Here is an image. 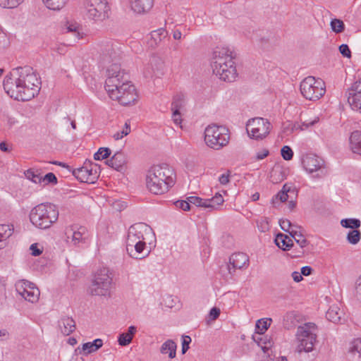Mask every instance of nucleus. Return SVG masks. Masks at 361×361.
<instances>
[{
    "label": "nucleus",
    "mask_w": 361,
    "mask_h": 361,
    "mask_svg": "<svg viewBox=\"0 0 361 361\" xmlns=\"http://www.w3.org/2000/svg\"><path fill=\"white\" fill-rule=\"evenodd\" d=\"M40 81L32 68L25 66L14 70L4 81V88L11 97L18 101H29L37 95Z\"/></svg>",
    "instance_id": "nucleus-1"
},
{
    "label": "nucleus",
    "mask_w": 361,
    "mask_h": 361,
    "mask_svg": "<svg viewBox=\"0 0 361 361\" xmlns=\"http://www.w3.org/2000/svg\"><path fill=\"white\" fill-rule=\"evenodd\" d=\"M105 90L111 99L118 101L123 106L134 104L137 100L135 86L128 81L124 71L116 64L108 68Z\"/></svg>",
    "instance_id": "nucleus-2"
},
{
    "label": "nucleus",
    "mask_w": 361,
    "mask_h": 361,
    "mask_svg": "<svg viewBox=\"0 0 361 361\" xmlns=\"http://www.w3.org/2000/svg\"><path fill=\"white\" fill-rule=\"evenodd\" d=\"M235 54L228 47H216L211 59V66L214 74L225 82H233L238 77Z\"/></svg>",
    "instance_id": "nucleus-3"
},
{
    "label": "nucleus",
    "mask_w": 361,
    "mask_h": 361,
    "mask_svg": "<svg viewBox=\"0 0 361 361\" xmlns=\"http://www.w3.org/2000/svg\"><path fill=\"white\" fill-rule=\"evenodd\" d=\"M176 173L168 164H162L152 166L146 176V186L154 195L167 192L175 184Z\"/></svg>",
    "instance_id": "nucleus-4"
},
{
    "label": "nucleus",
    "mask_w": 361,
    "mask_h": 361,
    "mask_svg": "<svg viewBox=\"0 0 361 361\" xmlns=\"http://www.w3.org/2000/svg\"><path fill=\"white\" fill-rule=\"evenodd\" d=\"M29 218L36 228L47 229L57 221L59 211L53 204L41 203L30 210Z\"/></svg>",
    "instance_id": "nucleus-5"
},
{
    "label": "nucleus",
    "mask_w": 361,
    "mask_h": 361,
    "mask_svg": "<svg viewBox=\"0 0 361 361\" xmlns=\"http://www.w3.org/2000/svg\"><path fill=\"white\" fill-rule=\"evenodd\" d=\"M113 272L108 267L98 269L93 274L89 291L92 295L109 296L113 286Z\"/></svg>",
    "instance_id": "nucleus-6"
},
{
    "label": "nucleus",
    "mask_w": 361,
    "mask_h": 361,
    "mask_svg": "<svg viewBox=\"0 0 361 361\" xmlns=\"http://www.w3.org/2000/svg\"><path fill=\"white\" fill-rule=\"evenodd\" d=\"M317 327L312 322L305 323L298 327L296 338L298 344L296 350L299 353H310L313 350L317 342Z\"/></svg>",
    "instance_id": "nucleus-7"
},
{
    "label": "nucleus",
    "mask_w": 361,
    "mask_h": 361,
    "mask_svg": "<svg viewBox=\"0 0 361 361\" xmlns=\"http://www.w3.org/2000/svg\"><path fill=\"white\" fill-rule=\"evenodd\" d=\"M230 140L228 130L217 125H209L204 130V142L206 145L215 150L226 146Z\"/></svg>",
    "instance_id": "nucleus-8"
},
{
    "label": "nucleus",
    "mask_w": 361,
    "mask_h": 361,
    "mask_svg": "<svg viewBox=\"0 0 361 361\" xmlns=\"http://www.w3.org/2000/svg\"><path fill=\"white\" fill-rule=\"evenodd\" d=\"M300 90L306 99L317 101L324 95L326 85L322 79L307 76L301 81Z\"/></svg>",
    "instance_id": "nucleus-9"
},
{
    "label": "nucleus",
    "mask_w": 361,
    "mask_h": 361,
    "mask_svg": "<svg viewBox=\"0 0 361 361\" xmlns=\"http://www.w3.org/2000/svg\"><path fill=\"white\" fill-rule=\"evenodd\" d=\"M110 7L107 0H84L85 17L94 22H102L109 18Z\"/></svg>",
    "instance_id": "nucleus-10"
},
{
    "label": "nucleus",
    "mask_w": 361,
    "mask_h": 361,
    "mask_svg": "<svg viewBox=\"0 0 361 361\" xmlns=\"http://www.w3.org/2000/svg\"><path fill=\"white\" fill-rule=\"evenodd\" d=\"M99 53V64L102 68H106L107 74L108 68H111L113 65L116 64L120 67L118 63L120 59L119 49L111 42L108 41L101 44Z\"/></svg>",
    "instance_id": "nucleus-11"
},
{
    "label": "nucleus",
    "mask_w": 361,
    "mask_h": 361,
    "mask_svg": "<svg viewBox=\"0 0 361 361\" xmlns=\"http://www.w3.org/2000/svg\"><path fill=\"white\" fill-rule=\"evenodd\" d=\"M271 124L265 118L257 117L250 119L246 125L249 137L254 140H262L270 133Z\"/></svg>",
    "instance_id": "nucleus-12"
},
{
    "label": "nucleus",
    "mask_w": 361,
    "mask_h": 361,
    "mask_svg": "<svg viewBox=\"0 0 361 361\" xmlns=\"http://www.w3.org/2000/svg\"><path fill=\"white\" fill-rule=\"evenodd\" d=\"M16 290L25 300L35 303L39 300L40 292L36 286L28 281L21 280L16 283Z\"/></svg>",
    "instance_id": "nucleus-13"
},
{
    "label": "nucleus",
    "mask_w": 361,
    "mask_h": 361,
    "mask_svg": "<svg viewBox=\"0 0 361 361\" xmlns=\"http://www.w3.org/2000/svg\"><path fill=\"white\" fill-rule=\"evenodd\" d=\"M73 175L80 182L87 183H94L99 177L96 165L93 166L90 161H85L82 166L74 169Z\"/></svg>",
    "instance_id": "nucleus-14"
},
{
    "label": "nucleus",
    "mask_w": 361,
    "mask_h": 361,
    "mask_svg": "<svg viewBox=\"0 0 361 361\" xmlns=\"http://www.w3.org/2000/svg\"><path fill=\"white\" fill-rule=\"evenodd\" d=\"M149 226L144 223H137L130 226L128 231L126 243L135 242L145 243L144 234L149 231Z\"/></svg>",
    "instance_id": "nucleus-15"
},
{
    "label": "nucleus",
    "mask_w": 361,
    "mask_h": 361,
    "mask_svg": "<svg viewBox=\"0 0 361 361\" xmlns=\"http://www.w3.org/2000/svg\"><path fill=\"white\" fill-rule=\"evenodd\" d=\"M249 265V257L243 252H235L229 257L228 270L231 275H234L237 269H246Z\"/></svg>",
    "instance_id": "nucleus-16"
},
{
    "label": "nucleus",
    "mask_w": 361,
    "mask_h": 361,
    "mask_svg": "<svg viewBox=\"0 0 361 361\" xmlns=\"http://www.w3.org/2000/svg\"><path fill=\"white\" fill-rule=\"evenodd\" d=\"M65 234L67 241L73 245H77L80 243H83L88 237V232L84 226H71L66 229Z\"/></svg>",
    "instance_id": "nucleus-17"
},
{
    "label": "nucleus",
    "mask_w": 361,
    "mask_h": 361,
    "mask_svg": "<svg viewBox=\"0 0 361 361\" xmlns=\"http://www.w3.org/2000/svg\"><path fill=\"white\" fill-rule=\"evenodd\" d=\"M302 164L307 173H312L323 168L324 161L314 154H307L302 158Z\"/></svg>",
    "instance_id": "nucleus-18"
},
{
    "label": "nucleus",
    "mask_w": 361,
    "mask_h": 361,
    "mask_svg": "<svg viewBox=\"0 0 361 361\" xmlns=\"http://www.w3.org/2000/svg\"><path fill=\"white\" fill-rule=\"evenodd\" d=\"M146 249V243L135 242L134 243H126V251L128 255L135 259H142L149 255V251L144 253Z\"/></svg>",
    "instance_id": "nucleus-19"
},
{
    "label": "nucleus",
    "mask_w": 361,
    "mask_h": 361,
    "mask_svg": "<svg viewBox=\"0 0 361 361\" xmlns=\"http://www.w3.org/2000/svg\"><path fill=\"white\" fill-rule=\"evenodd\" d=\"M253 340L261 348L267 357H270L273 353L274 340L269 335H254Z\"/></svg>",
    "instance_id": "nucleus-20"
},
{
    "label": "nucleus",
    "mask_w": 361,
    "mask_h": 361,
    "mask_svg": "<svg viewBox=\"0 0 361 361\" xmlns=\"http://www.w3.org/2000/svg\"><path fill=\"white\" fill-rule=\"evenodd\" d=\"M163 62L157 57H152L150 63L144 70V75L146 78L159 77L163 72Z\"/></svg>",
    "instance_id": "nucleus-21"
},
{
    "label": "nucleus",
    "mask_w": 361,
    "mask_h": 361,
    "mask_svg": "<svg viewBox=\"0 0 361 361\" xmlns=\"http://www.w3.org/2000/svg\"><path fill=\"white\" fill-rule=\"evenodd\" d=\"M154 5V0H130L131 10L136 13L142 14L148 12Z\"/></svg>",
    "instance_id": "nucleus-22"
},
{
    "label": "nucleus",
    "mask_w": 361,
    "mask_h": 361,
    "mask_svg": "<svg viewBox=\"0 0 361 361\" xmlns=\"http://www.w3.org/2000/svg\"><path fill=\"white\" fill-rule=\"evenodd\" d=\"M13 232L14 226L12 224H0V249L4 248L8 244V240Z\"/></svg>",
    "instance_id": "nucleus-23"
},
{
    "label": "nucleus",
    "mask_w": 361,
    "mask_h": 361,
    "mask_svg": "<svg viewBox=\"0 0 361 361\" xmlns=\"http://www.w3.org/2000/svg\"><path fill=\"white\" fill-rule=\"evenodd\" d=\"M103 345V341L100 338L94 339L92 342H87L82 344V348H78L80 353L87 355L98 350Z\"/></svg>",
    "instance_id": "nucleus-24"
},
{
    "label": "nucleus",
    "mask_w": 361,
    "mask_h": 361,
    "mask_svg": "<svg viewBox=\"0 0 361 361\" xmlns=\"http://www.w3.org/2000/svg\"><path fill=\"white\" fill-rule=\"evenodd\" d=\"M59 326L63 335L68 336L75 330V322L72 317H64L59 320Z\"/></svg>",
    "instance_id": "nucleus-25"
},
{
    "label": "nucleus",
    "mask_w": 361,
    "mask_h": 361,
    "mask_svg": "<svg viewBox=\"0 0 361 361\" xmlns=\"http://www.w3.org/2000/svg\"><path fill=\"white\" fill-rule=\"evenodd\" d=\"M301 318L300 314L297 311H289L283 316V326L289 329L294 327Z\"/></svg>",
    "instance_id": "nucleus-26"
},
{
    "label": "nucleus",
    "mask_w": 361,
    "mask_h": 361,
    "mask_svg": "<svg viewBox=\"0 0 361 361\" xmlns=\"http://www.w3.org/2000/svg\"><path fill=\"white\" fill-rule=\"evenodd\" d=\"M187 102V96L183 93H178L173 98L171 109L183 112L185 110Z\"/></svg>",
    "instance_id": "nucleus-27"
},
{
    "label": "nucleus",
    "mask_w": 361,
    "mask_h": 361,
    "mask_svg": "<svg viewBox=\"0 0 361 361\" xmlns=\"http://www.w3.org/2000/svg\"><path fill=\"white\" fill-rule=\"evenodd\" d=\"M349 141L352 152L361 155V131H353L350 136Z\"/></svg>",
    "instance_id": "nucleus-28"
},
{
    "label": "nucleus",
    "mask_w": 361,
    "mask_h": 361,
    "mask_svg": "<svg viewBox=\"0 0 361 361\" xmlns=\"http://www.w3.org/2000/svg\"><path fill=\"white\" fill-rule=\"evenodd\" d=\"M344 313L338 306L331 307L326 313V317L328 320L336 324L344 321Z\"/></svg>",
    "instance_id": "nucleus-29"
},
{
    "label": "nucleus",
    "mask_w": 361,
    "mask_h": 361,
    "mask_svg": "<svg viewBox=\"0 0 361 361\" xmlns=\"http://www.w3.org/2000/svg\"><path fill=\"white\" fill-rule=\"evenodd\" d=\"M106 163L109 166L119 170L126 164V157L123 152H117L110 159L106 161Z\"/></svg>",
    "instance_id": "nucleus-30"
},
{
    "label": "nucleus",
    "mask_w": 361,
    "mask_h": 361,
    "mask_svg": "<svg viewBox=\"0 0 361 361\" xmlns=\"http://www.w3.org/2000/svg\"><path fill=\"white\" fill-rule=\"evenodd\" d=\"M136 331L137 328L135 326H129L127 332L122 333L118 336V344L121 346H126L129 345L132 342L133 336Z\"/></svg>",
    "instance_id": "nucleus-31"
},
{
    "label": "nucleus",
    "mask_w": 361,
    "mask_h": 361,
    "mask_svg": "<svg viewBox=\"0 0 361 361\" xmlns=\"http://www.w3.org/2000/svg\"><path fill=\"white\" fill-rule=\"evenodd\" d=\"M167 32L164 28H159L154 30L150 34V39L148 41V44L150 47H157L166 37Z\"/></svg>",
    "instance_id": "nucleus-32"
},
{
    "label": "nucleus",
    "mask_w": 361,
    "mask_h": 361,
    "mask_svg": "<svg viewBox=\"0 0 361 361\" xmlns=\"http://www.w3.org/2000/svg\"><path fill=\"white\" fill-rule=\"evenodd\" d=\"M276 245L283 250H288L293 246V240L288 235L279 233L275 238Z\"/></svg>",
    "instance_id": "nucleus-33"
},
{
    "label": "nucleus",
    "mask_w": 361,
    "mask_h": 361,
    "mask_svg": "<svg viewBox=\"0 0 361 361\" xmlns=\"http://www.w3.org/2000/svg\"><path fill=\"white\" fill-rule=\"evenodd\" d=\"M205 200L209 202L205 204V208H209L212 210L218 209L224 202V199L222 195L219 192H216L214 197L205 199Z\"/></svg>",
    "instance_id": "nucleus-34"
},
{
    "label": "nucleus",
    "mask_w": 361,
    "mask_h": 361,
    "mask_svg": "<svg viewBox=\"0 0 361 361\" xmlns=\"http://www.w3.org/2000/svg\"><path fill=\"white\" fill-rule=\"evenodd\" d=\"M160 351L162 354H169L170 358H173L176 355V344L173 340L169 339L162 344Z\"/></svg>",
    "instance_id": "nucleus-35"
},
{
    "label": "nucleus",
    "mask_w": 361,
    "mask_h": 361,
    "mask_svg": "<svg viewBox=\"0 0 361 361\" xmlns=\"http://www.w3.org/2000/svg\"><path fill=\"white\" fill-rule=\"evenodd\" d=\"M271 322L272 320L270 318L260 319L257 320L255 325V335H264V333L271 325Z\"/></svg>",
    "instance_id": "nucleus-36"
},
{
    "label": "nucleus",
    "mask_w": 361,
    "mask_h": 361,
    "mask_svg": "<svg viewBox=\"0 0 361 361\" xmlns=\"http://www.w3.org/2000/svg\"><path fill=\"white\" fill-rule=\"evenodd\" d=\"M66 29L67 32L71 34L74 37L75 41L83 37V33L80 32V27L78 23H68Z\"/></svg>",
    "instance_id": "nucleus-37"
},
{
    "label": "nucleus",
    "mask_w": 361,
    "mask_h": 361,
    "mask_svg": "<svg viewBox=\"0 0 361 361\" xmlns=\"http://www.w3.org/2000/svg\"><path fill=\"white\" fill-rule=\"evenodd\" d=\"M25 176L27 179L31 180L34 183L41 184V178L42 176L38 170H35L33 169H27L25 172Z\"/></svg>",
    "instance_id": "nucleus-38"
},
{
    "label": "nucleus",
    "mask_w": 361,
    "mask_h": 361,
    "mask_svg": "<svg viewBox=\"0 0 361 361\" xmlns=\"http://www.w3.org/2000/svg\"><path fill=\"white\" fill-rule=\"evenodd\" d=\"M360 94H361V79L355 82L348 90V97H354L355 100L357 99V97H360Z\"/></svg>",
    "instance_id": "nucleus-39"
},
{
    "label": "nucleus",
    "mask_w": 361,
    "mask_h": 361,
    "mask_svg": "<svg viewBox=\"0 0 361 361\" xmlns=\"http://www.w3.org/2000/svg\"><path fill=\"white\" fill-rule=\"evenodd\" d=\"M290 235L301 248H304L308 245L307 240L296 229L291 230Z\"/></svg>",
    "instance_id": "nucleus-40"
},
{
    "label": "nucleus",
    "mask_w": 361,
    "mask_h": 361,
    "mask_svg": "<svg viewBox=\"0 0 361 361\" xmlns=\"http://www.w3.org/2000/svg\"><path fill=\"white\" fill-rule=\"evenodd\" d=\"M47 7L51 10L59 11L66 4L67 0H43Z\"/></svg>",
    "instance_id": "nucleus-41"
},
{
    "label": "nucleus",
    "mask_w": 361,
    "mask_h": 361,
    "mask_svg": "<svg viewBox=\"0 0 361 361\" xmlns=\"http://www.w3.org/2000/svg\"><path fill=\"white\" fill-rule=\"evenodd\" d=\"M341 224L344 228L355 230L360 226V221L357 219H344L341 221Z\"/></svg>",
    "instance_id": "nucleus-42"
},
{
    "label": "nucleus",
    "mask_w": 361,
    "mask_h": 361,
    "mask_svg": "<svg viewBox=\"0 0 361 361\" xmlns=\"http://www.w3.org/2000/svg\"><path fill=\"white\" fill-rule=\"evenodd\" d=\"M23 1L24 0H0V6L4 8H14Z\"/></svg>",
    "instance_id": "nucleus-43"
},
{
    "label": "nucleus",
    "mask_w": 361,
    "mask_h": 361,
    "mask_svg": "<svg viewBox=\"0 0 361 361\" xmlns=\"http://www.w3.org/2000/svg\"><path fill=\"white\" fill-rule=\"evenodd\" d=\"M360 238L361 233L356 229L350 231L347 235L348 241L353 245L357 244L360 241Z\"/></svg>",
    "instance_id": "nucleus-44"
},
{
    "label": "nucleus",
    "mask_w": 361,
    "mask_h": 361,
    "mask_svg": "<svg viewBox=\"0 0 361 361\" xmlns=\"http://www.w3.org/2000/svg\"><path fill=\"white\" fill-rule=\"evenodd\" d=\"M111 154V149L108 147H100L94 154L95 160H103L109 157Z\"/></svg>",
    "instance_id": "nucleus-45"
},
{
    "label": "nucleus",
    "mask_w": 361,
    "mask_h": 361,
    "mask_svg": "<svg viewBox=\"0 0 361 361\" xmlns=\"http://www.w3.org/2000/svg\"><path fill=\"white\" fill-rule=\"evenodd\" d=\"M257 226L260 232L264 233L269 229V221L267 217H260L257 220Z\"/></svg>",
    "instance_id": "nucleus-46"
},
{
    "label": "nucleus",
    "mask_w": 361,
    "mask_h": 361,
    "mask_svg": "<svg viewBox=\"0 0 361 361\" xmlns=\"http://www.w3.org/2000/svg\"><path fill=\"white\" fill-rule=\"evenodd\" d=\"M49 183L56 184L57 183V178L54 175V173L50 172L47 173L45 176H42L41 178V184L43 186L47 185Z\"/></svg>",
    "instance_id": "nucleus-47"
},
{
    "label": "nucleus",
    "mask_w": 361,
    "mask_h": 361,
    "mask_svg": "<svg viewBox=\"0 0 361 361\" xmlns=\"http://www.w3.org/2000/svg\"><path fill=\"white\" fill-rule=\"evenodd\" d=\"M279 224L281 229L286 232H288L290 235L291 234V230H295L296 226L293 225L290 220L285 219L279 221Z\"/></svg>",
    "instance_id": "nucleus-48"
},
{
    "label": "nucleus",
    "mask_w": 361,
    "mask_h": 361,
    "mask_svg": "<svg viewBox=\"0 0 361 361\" xmlns=\"http://www.w3.org/2000/svg\"><path fill=\"white\" fill-rule=\"evenodd\" d=\"M290 190V187L288 186L286 184H285L283 186V188L281 191H279L276 195V198L280 200L281 202H285L288 200V192H289Z\"/></svg>",
    "instance_id": "nucleus-49"
},
{
    "label": "nucleus",
    "mask_w": 361,
    "mask_h": 361,
    "mask_svg": "<svg viewBox=\"0 0 361 361\" xmlns=\"http://www.w3.org/2000/svg\"><path fill=\"white\" fill-rule=\"evenodd\" d=\"M188 200L189 201L190 205L194 204L197 207H205V204L209 202L205 200V199L200 198L197 196H190L188 197Z\"/></svg>",
    "instance_id": "nucleus-50"
},
{
    "label": "nucleus",
    "mask_w": 361,
    "mask_h": 361,
    "mask_svg": "<svg viewBox=\"0 0 361 361\" xmlns=\"http://www.w3.org/2000/svg\"><path fill=\"white\" fill-rule=\"evenodd\" d=\"M350 353H357L361 355V338H355L350 343L349 348Z\"/></svg>",
    "instance_id": "nucleus-51"
},
{
    "label": "nucleus",
    "mask_w": 361,
    "mask_h": 361,
    "mask_svg": "<svg viewBox=\"0 0 361 361\" xmlns=\"http://www.w3.org/2000/svg\"><path fill=\"white\" fill-rule=\"evenodd\" d=\"M331 29L336 33H340L344 30V24L342 20L334 19L331 22Z\"/></svg>",
    "instance_id": "nucleus-52"
},
{
    "label": "nucleus",
    "mask_w": 361,
    "mask_h": 361,
    "mask_svg": "<svg viewBox=\"0 0 361 361\" xmlns=\"http://www.w3.org/2000/svg\"><path fill=\"white\" fill-rule=\"evenodd\" d=\"M281 154L283 159L286 161L291 160L293 157V152L292 149L287 145H285L281 148Z\"/></svg>",
    "instance_id": "nucleus-53"
},
{
    "label": "nucleus",
    "mask_w": 361,
    "mask_h": 361,
    "mask_svg": "<svg viewBox=\"0 0 361 361\" xmlns=\"http://www.w3.org/2000/svg\"><path fill=\"white\" fill-rule=\"evenodd\" d=\"M360 97H357V99H353L354 97H348V102L351 106L352 109L360 111L361 112V94H360Z\"/></svg>",
    "instance_id": "nucleus-54"
},
{
    "label": "nucleus",
    "mask_w": 361,
    "mask_h": 361,
    "mask_svg": "<svg viewBox=\"0 0 361 361\" xmlns=\"http://www.w3.org/2000/svg\"><path fill=\"white\" fill-rule=\"evenodd\" d=\"M172 120L176 126H180L182 123V112L177 110H171Z\"/></svg>",
    "instance_id": "nucleus-55"
},
{
    "label": "nucleus",
    "mask_w": 361,
    "mask_h": 361,
    "mask_svg": "<svg viewBox=\"0 0 361 361\" xmlns=\"http://www.w3.org/2000/svg\"><path fill=\"white\" fill-rule=\"evenodd\" d=\"M30 250L31 255L35 257L39 256L43 252V247H39L38 243L32 244L30 247Z\"/></svg>",
    "instance_id": "nucleus-56"
},
{
    "label": "nucleus",
    "mask_w": 361,
    "mask_h": 361,
    "mask_svg": "<svg viewBox=\"0 0 361 361\" xmlns=\"http://www.w3.org/2000/svg\"><path fill=\"white\" fill-rule=\"evenodd\" d=\"M182 353L184 354L189 349V345L191 343V338L189 336H183L182 337Z\"/></svg>",
    "instance_id": "nucleus-57"
},
{
    "label": "nucleus",
    "mask_w": 361,
    "mask_h": 361,
    "mask_svg": "<svg viewBox=\"0 0 361 361\" xmlns=\"http://www.w3.org/2000/svg\"><path fill=\"white\" fill-rule=\"evenodd\" d=\"M51 49L59 54H64L67 51V47L64 44H55Z\"/></svg>",
    "instance_id": "nucleus-58"
},
{
    "label": "nucleus",
    "mask_w": 361,
    "mask_h": 361,
    "mask_svg": "<svg viewBox=\"0 0 361 361\" xmlns=\"http://www.w3.org/2000/svg\"><path fill=\"white\" fill-rule=\"evenodd\" d=\"M176 206L180 208L183 211H188L190 209V206L188 198L186 200H178L176 202Z\"/></svg>",
    "instance_id": "nucleus-59"
},
{
    "label": "nucleus",
    "mask_w": 361,
    "mask_h": 361,
    "mask_svg": "<svg viewBox=\"0 0 361 361\" xmlns=\"http://www.w3.org/2000/svg\"><path fill=\"white\" fill-rule=\"evenodd\" d=\"M319 121V118L316 117L313 120L311 121H305L302 123L301 126H300V130H304L307 129L309 127L312 126L315 123H317Z\"/></svg>",
    "instance_id": "nucleus-60"
},
{
    "label": "nucleus",
    "mask_w": 361,
    "mask_h": 361,
    "mask_svg": "<svg viewBox=\"0 0 361 361\" xmlns=\"http://www.w3.org/2000/svg\"><path fill=\"white\" fill-rule=\"evenodd\" d=\"M339 51L345 57L350 58L351 56V51L345 44H343L339 47Z\"/></svg>",
    "instance_id": "nucleus-61"
},
{
    "label": "nucleus",
    "mask_w": 361,
    "mask_h": 361,
    "mask_svg": "<svg viewBox=\"0 0 361 361\" xmlns=\"http://www.w3.org/2000/svg\"><path fill=\"white\" fill-rule=\"evenodd\" d=\"M355 297L357 300L361 302V276L356 282Z\"/></svg>",
    "instance_id": "nucleus-62"
},
{
    "label": "nucleus",
    "mask_w": 361,
    "mask_h": 361,
    "mask_svg": "<svg viewBox=\"0 0 361 361\" xmlns=\"http://www.w3.org/2000/svg\"><path fill=\"white\" fill-rule=\"evenodd\" d=\"M220 314V310L217 307H213L209 312V318L212 320L216 319Z\"/></svg>",
    "instance_id": "nucleus-63"
},
{
    "label": "nucleus",
    "mask_w": 361,
    "mask_h": 361,
    "mask_svg": "<svg viewBox=\"0 0 361 361\" xmlns=\"http://www.w3.org/2000/svg\"><path fill=\"white\" fill-rule=\"evenodd\" d=\"M269 154V152L267 149H264L262 151H259L257 152L256 154V159L257 160H262L267 157Z\"/></svg>",
    "instance_id": "nucleus-64"
}]
</instances>
